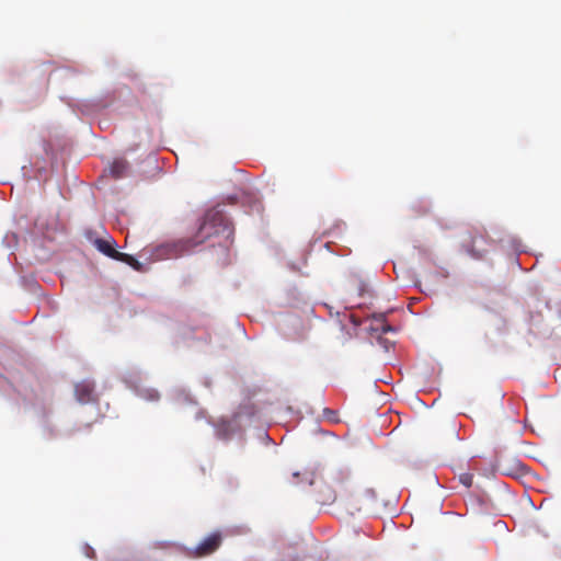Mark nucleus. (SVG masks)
<instances>
[{"label":"nucleus","instance_id":"1","mask_svg":"<svg viewBox=\"0 0 561 561\" xmlns=\"http://www.w3.org/2000/svg\"><path fill=\"white\" fill-rule=\"evenodd\" d=\"M213 238L218 239L217 244L225 249L233 242V228L222 210L218 208H211L205 213L194 237L178 240L168 248L173 256H180Z\"/></svg>","mask_w":561,"mask_h":561},{"label":"nucleus","instance_id":"2","mask_svg":"<svg viewBox=\"0 0 561 561\" xmlns=\"http://www.w3.org/2000/svg\"><path fill=\"white\" fill-rule=\"evenodd\" d=\"M221 545V536L220 534H211L206 537L196 548L195 556L196 557H205L214 553Z\"/></svg>","mask_w":561,"mask_h":561},{"label":"nucleus","instance_id":"3","mask_svg":"<svg viewBox=\"0 0 561 561\" xmlns=\"http://www.w3.org/2000/svg\"><path fill=\"white\" fill-rule=\"evenodd\" d=\"M76 397L81 403H89L95 400L94 383L83 380L75 387Z\"/></svg>","mask_w":561,"mask_h":561},{"label":"nucleus","instance_id":"4","mask_svg":"<svg viewBox=\"0 0 561 561\" xmlns=\"http://www.w3.org/2000/svg\"><path fill=\"white\" fill-rule=\"evenodd\" d=\"M486 243H488V239L482 233L472 237V240L470 243L471 254L477 259H481L483 256V254L486 252V249L483 248L482 245H484Z\"/></svg>","mask_w":561,"mask_h":561},{"label":"nucleus","instance_id":"5","mask_svg":"<svg viewBox=\"0 0 561 561\" xmlns=\"http://www.w3.org/2000/svg\"><path fill=\"white\" fill-rule=\"evenodd\" d=\"M93 244L94 247L101 252L103 253L104 255L113 259L114 256V253H115V241L113 238H108V239H101V238H98L93 241Z\"/></svg>","mask_w":561,"mask_h":561},{"label":"nucleus","instance_id":"6","mask_svg":"<svg viewBox=\"0 0 561 561\" xmlns=\"http://www.w3.org/2000/svg\"><path fill=\"white\" fill-rule=\"evenodd\" d=\"M128 168V163L123 159H116L110 167V172L115 179L122 178Z\"/></svg>","mask_w":561,"mask_h":561},{"label":"nucleus","instance_id":"7","mask_svg":"<svg viewBox=\"0 0 561 561\" xmlns=\"http://www.w3.org/2000/svg\"><path fill=\"white\" fill-rule=\"evenodd\" d=\"M113 260L126 263L136 270H139L140 267V263L133 255L119 252L117 250L114 253Z\"/></svg>","mask_w":561,"mask_h":561},{"label":"nucleus","instance_id":"8","mask_svg":"<svg viewBox=\"0 0 561 561\" xmlns=\"http://www.w3.org/2000/svg\"><path fill=\"white\" fill-rule=\"evenodd\" d=\"M374 319L377 321H380V327L377 328V330H380L383 333H387L392 330V328L389 324L383 323L385 314H374Z\"/></svg>","mask_w":561,"mask_h":561},{"label":"nucleus","instance_id":"9","mask_svg":"<svg viewBox=\"0 0 561 561\" xmlns=\"http://www.w3.org/2000/svg\"><path fill=\"white\" fill-rule=\"evenodd\" d=\"M459 481L466 486L470 488L472 485L473 477L470 473H462L459 476Z\"/></svg>","mask_w":561,"mask_h":561},{"label":"nucleus","instance_id":"10","mask_svg":"<svg viewBox=\"0 0 561 561\" xmlns=\"http://www.w3.org/2000/svg\"><path fill=\"white\" fill-rule=\"evenodd\" d=\"M152 399H158L159 398V394L157 392H154L153 396H151Z\"/></svg>","mask_w":561,"mask_h":561}]
</instances>
